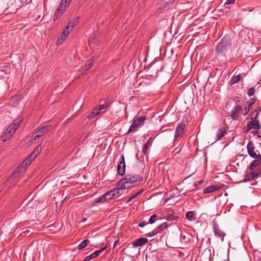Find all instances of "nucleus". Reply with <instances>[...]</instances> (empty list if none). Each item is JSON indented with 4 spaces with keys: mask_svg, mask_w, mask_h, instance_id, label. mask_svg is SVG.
<instances>
[{
    "mask_svg": "<svg viewBox=\"0 0 261 261\" xmlns=\"http://www.w3.org/2000/svg\"><path fill=\"white\" fill-rule=\"evenodd\" d=\"M116 188L112 190L113 193V198H116L121 196L122 194V192H121L122 190H125L126 189L121 188L120 186H119V181L116 184Z\"/></svg>",
    "mask_w": 261,
    "mask_h": 261,
    "instance_id": "15",
    "label": "nucleus"
},
{
    "mask_svg": "<svg viewBox=\"0 0 261 261\" xmlns=\"http://www.w3.org/2000/svg\"><path fill=\"white\" fill-rule=\"evenodd\" d=\"M186 127V125L184 123L181 122L178 124L175 132V139H180L182 137Z\"/></svg>",
    "mask_w": 261,
    "mask_h": 261,
    "instance_id": "8",
    "label": "nucleus"
},
{
    "mask_svg": "<svg viewBox=\"0 0 261 261\" xmlns=\"http://www.w3.org/2000/svg\"><path fill=\"white\" fill-rule=\"evenodd\" d=\"M247 176L249 177L250 180H252L255 177H257L258 176V174L256 172H252L250 173L247 174Z\"/></svg>",
    "mask_w": 261,
    "mask_h": 261,
    "instance_id": "34",
    "label": "nucleus"
},
{
    "mask_svg": "<svg viewBox=\"0 0 261 261\" xmlns=\"http://www.w3.org/2000/svg\"><path fill=\"white\" fill-rule=\"evenodd\" d=\"M146 119V117L145 116H140L139 117H135L133 119V123L129 127V128L126 134H128L135 130L138 126H139L143 124Z\"/></svg>",
    "mask_w": 261,
    "mask_h": 261,
    "instance_id": "5",
    "label": "nucleus"
},
{
    "mask_svg": "<svg viewBox=\"0 0 261 261\" xmlns=\"http://www.w3.org/2000/svg\"><path fill=\"white\" fill-rule=\"evenodd\" d=\"M69 34V31L63 30L60 36L58 37V41H63L65 40Z\"/></svg>",
    "mask_w": 261,
    "mask_h": 261,
    "instance_id": "22",
    "label": "nucleus"
},
{
    "mask_svg": "<svg viewBox=\"0 0 261 261\" xmlns=\"http://www.w3.org/2000/svg\"><path fill=\"white\" fill-rule=\"evenodd\" d=\"M3 72H4V70H0V72H2V74H3Z\"/></svg>",
    "mask_w": 261,
    "mask_h": 261,
    "instance_id": "59",
    "label": "nucleus"
},
{
    "mask_svg": "<svg viewBox=\"0 0 261 261\" xmlns=\"http://www.w3.org/2000/svg\"><path fill=\"white\" fill-rule=\"evenodd\" d=\"M117 173L119 175L122 176L125 174V163L124 161V156L122 154L117 167Z\"/></svg>",
    "mask_w": 261,
    "mask_h": 261,
    "instance_id": "10",
    "label": "nucleus"
},
{
    "mask_svg": "<svg viewBox=\"0 0 261 261\" xmlns=\"http://www.w3.org/2000/svg\"><path fill=\"white\" fill-rule=\"evenodd\" d=\"M105 201H106V200L105 199V198L103 197V195L96 199L95 200V203L104 202Z\"/></svg>",
    "mask_w": 261,
    "mask_h": 261,
    "instance_id": "37",
    "label": "nucleus"
},
{
    "mask_svg": "<svg viewBox=\"0 0 261 261\" xmlns=\"http://www.w3.org/2000/svg\"><path fill=\"white\" fill-rule=\"evenodd\" d=\"M156 234H157V233H156V232H155V230L154 229L152 232L148 233L146 234V236L151 237H153V236L156 235Z\"/></svg>",
    "mask_w": 261,
    "mask_h": 261,
    "instance_id": "43",
    "label": "nucleus"
},
{
    "mask_svg": "<svg viewBox=\"0 0 261 261\" xmlns=\"http://www.w3.org/2000/svg\"><path fill=\"white\" fill-rule=\"evenodd\" d=\"M147 224L148 223L146 222L145 221H142L138 224V226L139 227H143Z\"/></svg>",
    "mask_w": 261,
    "mask_h": 261,
    "instance_id": "44",
    "label": "nucleus"
},
{
    "mask_svg": "<svg viewBox=\"0 0 261 261\" xmlns=\"http://www.w3.org/2000/svg\"><path fill=\"white\" fill-rule=\"evenodd\" d=\"M17 129L13 126L11 124L9 125L8 127L7 128L5 133V139L3 140L5 141L6 140L11 138L15 133Z\"/></svg>",
    "mask_w": 261,
    "mask_h": 261,
    "instance_id": "11",
    "label": "nucleus"
},
{
    "mask_svg": "<svg viewBox=\"0 0 261 261\" xmlns=\"http://www.w3.org/2000/svg\"><path fill=\"white\" fill-rule=\"evenodd\" d=\"M118 240L116 241L115 242V243H114V246H115L117 244V243H118Z\"/></svg>",
    "mask_w": 261,
    "mask_h": 261,
    "instance_id": "58",
    "label": "nucleus"
},
{
    "mask_svg": "<svg viewBox=\"0 0 261 261\" xmlns=\"http://www.w3.org/2000/svg\"><path fill=\"white\" fill-rule=\"evenodd\" d=\"M203 180H199L198 181H196L195 182L194 184V186L195 187H197L199 185H200V184H202L203 183Z\"/></svg>",
    "mask_w": 261,
    "mask_h": 261,
    "instance_id": "49",
    "label": "nucleus"
},
{
    "mask_svg": "<svg viewBox=\"0 0 261 261\" xmlns=\"http://www.w3.org/2000/svg\"><path fill=\"white\" fill-rule=\"evenodd\" d=\"M73 29L68 24V25L66 27L65 29L64 30H67L69 31V32L70 33L71 31H72Z\"/></svg>",
    "mask_w": 261,
    "mask_h": 261,
    "instance_id": "48",
    "label": "nucleus"
},
{
    "mask_svg": "<svg viewBox=\"0 0 261 261\" xmlns=\"http://www.w3.org/2000/svg\"><path fill=\"white\" fill-rule=\"evenodd\" d=\"M20 97V95L19 94L16 95L11 98L12 100L13 101L17 100Z\"/></svg>",
    "mask_w": 261,
    "mask_h": 261,
    "instance_id": "50",
    "label": "nucleus"
},
{
    "mask_svg": "<svg viewBox=\"0 0 261 261\" xmlns=\"http://www.w3.org/2000/svg\"><path fill=\"white\" fill-rule=\"evenodd\" d=\"M235 0H227L225 2V4L226 5H229L233 3L234 2Z\"/></svg>",
    "mask_w": 261,
    "mask_h": 261,
    "instance_id": "52",
    "label": "nucleus"
},
{
    "mask_svg": "<svg viewBox=\"0 0 261 261\" xmlns=\"http://www.w3.org/2000/svg\"><path fill=\"white\" fill-rule=\"evenodd\" d=\"M255 93V89L254 87L250 88L248 90V95L249 96L253 95Z\"/></svg>",
    "mask_w": 261,
    "mask_h": 261,
    "instance_id": "39",
    "label": "nucleus"
},
{
    "mask_svg": "<svg viewBox=\"0 0 261 261\" xmlns=\"http://www.w3.org/2000/svg\"><path fill=\"white\" fill-rule=\"evenodd\" d=\"M152 138L150 137L149 138L148 140L147 141V142L144 144V146L143 147L142 149V152L144 154H146L147 153V151L148 148V146L149 144L151 142Z\"/></svg>",
    "mask_w": 261,
    "mask_h": 261,
    "instance_id": "28",
    "label": "nucleus"
},
{
    "mask_svg": "<svg viewBox=\"0 0 261 261\" xmlns=\"http://www.w3.org/2000/svg\"><path fill=\"white\" fill-rule=\"evenodd\" d=\"M256 101V99L255 98H252L250 99L249 101H247V104L248 107L250 108H252V106L254 104Z\"/></svg>",
    "mask_w": 261,
    "mask_h": 261,
    "instance_id": "33",
    "label": "nucleus"
},
{
    "mask_svg": "<svg viewBox=\"0 0 261 261\" xmlns=\"http://www.w3.org/2000/svg\"><path fill=\"white\" fill-rule=\"evenodd\" d=\"M100 112L96 107H95L92 110V112L88 115V118L91 119L99 114Z\"/></svg>",
    "mask_w": 261,
    "mask_h": 261,
    "instance_id": "25",
    "label": "nucleus"
},
{
    "mask_svg": "<svg viewBox=\"0 0 261 261\" xmlns=\"http://www.w3.org/2000/svg\"><path fill=\"white\" fill-rule=\"evenodd\" d=\"M20 173H21L19 172V171H18L16 170H15V171L12 174V176L14 177H18Z\"/></svg>",
    "mask_w": 261,
    "mask_h": 261,
    "instance_id": "42",
    "label": "nucleus"
},
{
    "mask_svg": "<svg viewBox=\"0 0 261 261\" xmlns=\"http://www.w3.org/2000/svg\"><path fill=\"white\" fill-rule=\"evenodd\" d=\"M258 116V115H256V114H255V116H254L253 117H252L251 118V120H253V121H255V120H258L257 119Z\"/></svg>",
    "mask_w": 261,
    "mask_h": 261,
    "instance_id": "53",
    "label": "nucleus"
},
{
    "mask_svg": "<svg viewBox=\"0 0 261 261\" xmlns=\"http://www.w3.org/2000/svg\"><path fill=\"white\" fill-rule=\"evenodd\" d=\"M241 77L240 74L237 75H234L229 81V84L230 85H234L236 83H238L241 80Z\"/></svg>",
    "mask_w": 261,
    "mask_h": 261,
    "instance_id": "21",
    "label": "nucleus"
},
{
    "mask_svg": "<svg viewBox=\"0 0 261 261\" xmlns=\"http://www.w3.org/2000/svg\"><path fill=\"white\" fill-rule=\"evenodd\" d=\"M143 189H141L140 190V191H138L136 193H135V194L136 195V196L137 197L138 195H139L140 194H141V193H142V192H143Z\"/></svg>",
    "mask_w": 261,
    "mask_h": 261,
    "instance_id": "55",
    "label": "nucleus"
},
{
    "mask_svg": "<svg viewBox=\"0 0 261 261\" xmlns=\"http://www.w3.org/2000/svg\"><path fill=\"white\" fill-rule=\"evenodd\" d=\"M164 66L159 62L152 63L148 68V72L150 76L156 77L158 72L162 71Z\"/></svg>",
    "mask_w": 261,
    "mask_h": 261,
    "instance_id": "4",
    "label": "nucleus"
},
{
    "mask_svg": "<svg viewBox=\"0 0 261 261\" xmlns=\"http://www.w3.org/2000/svg\"><path fill=\"white\" fill-rule=\"evenodd\" d=\"M168 227V225L166 223H163L161 224L160 225L158 226L157 227H156L155 230V232L159 233L164 229L167 228Z\"/></svg>",
    "mask_w": 261,
    "mask_h": 261,
    "instance_id": "24",
    "label": "nucleus"
},
{
    "mask_svg": "<svg viewBox=\"0 0 261 261\" xmlns=\"http://www.w3.org/2000/svg\"><path fill=\"white\" fill-rule=\"evenodd\" d=\"M231 45V41L230 38L224 37L216 46V55L218 56H225Z\"/></svg>",
    "mask_w": 261,
    "mask_h": 261,
    "instance_id": "2",
    "label": "nucleus"
},
{
    "mask_svg": "<svg viewBox=\"0 0 261 261\" xmlns=\"http://www.w3.org/2000/svg\"><path fill=\"white\" fill-rule=\"evenodd\" d=\"M43 148V146L41 144H39L34 150L30 154V158L32 159H35L36 157L40 153Z\"/></svg>",
    "mask_w": 261,
    "mask_h": 261,
    "instance_id": "16",
    "label": "nucleus"
},
{
    "mask_svg": "<svg viewBox=\"0 0 261 261\" xmlns=\"http://www.w3.org/2000/svg\"><path fill=\"white\" fill-rule=\"evenodd\" d=\"M254 259L255 261H261V252H255L254 253Z\"/></svg>",
    "mask_w": 261,
    "mask_h": 261,
    "instance_id": "35",
    "label": "nucleus"
},
{
    "mask_svg": "<svg viewBox=\"0 0 261 261\" xmlns=\"http://www.w3.org/2000/svg\"><path fill=\"white\" fill-rule=\"evenodd\" d=\"M143 180V177L138 174H127L119 181L121 188L130 189L138 186Z\"/></svg>",
    "mask_w": 261,
    "mask_h": 261,
    "instance_id": "1",
    "label": "nucleus"
},
{
    "mask_svg": "<svg viewBox=\"0 0 261 261\" xmlns=\"http://www.w3.org/2000/svg\"><path fill=\"white\" fill-rule=\"evenodd\" d=\"M226 130L224 127H221L218 130L217 134V140H220L225 135Z\"/></svg>",
    "mask_w": 261,
    "mask_h": 261,
    "instance_id": "23",
    "label": "nucleus"
},
{
    "mask_svg": "<svg viewBox=\"0 0 261 261\" xmlns=\"http://www.w3.org/2000/svg\"><path fill=\"white\" fill-rule=\"evenodd\" d=\"M219 189L217 186L212 185L208 186L203 190V193H211L214 192Z\"/></svg>",
    "mask_w": 261,
    "mask_h": 261,
    "instance_id": "17",
    "label": "nucleus"
},
{
    "mask_svg": "<svg viewBox=\"0 0 261 261\" xmlns=\"http://www.w3.org/2000/svg\"><path fill=\"white\" fill-rule=\"evenodd\" d=\"M136 197H137V196H136V195L135 194L132 195L131 196L129 197V198L126 201V203H128L130 201H132L133 199L136 198Z\"/></svg>",
    "mask_w": 261,
    "mask_h": 261,
    "instance_id": "45",
    "label": "nucleus"
},
{
    "mask_svg": "<svg viewBox=\"0 0 261 261\" xmlns=\"http://www.w3.org/2000/svg\"><path fill=\"white\" fill-rule=\"evenodd\" d=\"M23 120V117L22 116H19L14 121L13 123H11V124L17 129Z\"/></svg>",
    "mask_w": 261,
    "mask_h": 261,
    "instance_id": "18",
    "label": "nucleus"
},
{
    "mask_svg": "<svg viewBox=\"0 0 261 261\" xmlns=\"http://www.w3.org/2000/svg\"><path fill=\"white\" fill-rule=\"evenodd\" d=\"M252 10H253V9H252V10H248V11L250 12H252Z\"/></svg>",
    "mask_w": 261,
    "mask_h": 261,
    "instance_id": "60",
    "label": "nucleus"
},
{
    "mask_svg": "<svg viewBox=\"0 0 261 261\" xmlns=\"http://www.w3.org/2000/svg\"><path fill=\"white\" fill-rule=\"evenodd\" d=\"M260 111H261V107H258L256 108V109L255 110V111L254 112L255 114H256V115H258Z\"/></svg>",
    "mask_w": 261,
    "mask_h": 261,
    "instance_id": "47",
    "label": "nucleus"
},
{
    "mask_svg": "<svg viewBox=\"0 0 261 261\" xmlns=\"http://www.w3.org/2000/svg\"><path fill=\"white\" fill-rule=\"evenodd\" d=\"M110 106V103L108 101H105L102 105H98L96 106L97 108L100 112L102 110L107 109Z\"/></svg>",
    "mask_w": 261,
    "mask_h": 261,
    "instance_id": "27",
    "label": "nucleus"
},
{
    "mask_svg": "<svg viewBox=\"0 0 261 261\" xmlns=\"http://www.w3.org/2000/svg\"><path fill=\"white\" fill-rule=\"evenodd\" d=\"M93 62V60L92 58L87 61L85 64V67L86 70H88L92 67Z\"/></svg>",
    "mask_w": 261,
    "mask_h": 261,
    "instance_id": "32",
    "label": "nucleus"
},
{
    "mask_svg": "<svg viewBox=\"0 0 261 261\" xmlns=\"http://www.w3.org/2000/svg\"><path fill=\"white\" fill-rule=\"evenodd\" d=\"M25 167L23 166V164H20L19 165V166L17 167V169H16L17 171H19L21 173L25 170Z\"/></svg>",
    "mask_w": 261,
    "mask_h": 261,
    "instance_id": "36",
    "label": "nucleus"
},
{
    "mask_svg": "<svg viewBox=\"0 0 261 261\" xmlns=\"http://www.w3.org/2000/svg\"><path fill=\"white\" fill-rule=\"evenodd\" d=\"M86 218H85V219H84L83 221H84V222H85V221H86Z\"/></svg>",
    "mask_w": 261,
    "mask_h": 261,
    "instance_id": "61",
    "label": "nucleus"
},
{
    "mask_svg": "<svg viewBox=\"0 0 261 261\" xmlns=\"http://www.w3.org/2000/svg\"><path fill=\"white\" fill-rule=\"evenodd\" d=\"M89 243H90V241L88 239H85L78 245L77 249L82 250L85 248Z\"/></svg>",
    "mask_w": 261,
    "mask_h": 261,
    "instance_id": "26",
    "label": "nucleus"
},
{
    "mask_svg": "<svg viewBox=\"0 0 261 261\" xmlns=\"http://www.w3.org/2000/svg\"><path fill=\"white\" fill-rule=\"evenodd\" d=\"M71 0H62L58 6L57 9L55 11L54 15V20H56L59 19L66 10V8L68 6Z\"/></svg>",
    "mask_w": 261,
    "mask_h": 261,
    "instance_id": "3",
    "label": "nucleus"
},
{
    "mask_svg": "<svg viewBox=\"0 0 261 261\" xmlns=\"http://www.w3.org/2000/svg\"><path fill=\"white\" fill-rule=\"evenodd\" d=\"M244 112L243 108L241 105H237L233 107L231 113V118L233 120H237L239 119L240 114H242Z\"/></svg>",
    "mask_w": 261,
    "mask_h": 261,
    "instance_id": "7",
    "label": "nucleus"
},
{
    "mask_svg": "<svg viewBox=\"0 0 261 261\" xmlns=\"http://www.w3.org/2000/svg\"><path fill=\"white\" fill-rule=\"evenodd\" d=\"M106 249V247H103L100 250L95 251L90 255L87 256L83 261H90L91 259L95 258L99 256Z\"/></svg>",
    "mask_w": 261,
    "mask_h": 261,
    "instance_id": "13",
    "label": "nucleus"
},
{
    "mask_svg": "<svg viewBox=\"0 0 261 261\" xmlns=\"http://www.w3.org/2000/svg\"><path fill=\"white\" fill-rule=\"evenodd\" d=\"M5 67H9V69H7L5 71V73L6 74H9L10 73V63H5V66H4Z\"/></svg>",
    "mask_w": 261,
    "mask_h": 261,
    "instance_id": "40",
    "label": "nucleus"
},
{
    "mask_svg": "<svg viewBox=\"0 0 261 261\" xmlns=\"http://www.w3.org/2000/svg\"><path fill=\"white\" fill-rule=\"evenodd\" d=\"M113 196V195L112 190L108 191L103 194V197L105 198L106 201L114 199L113 197H112Z\"/></svg>",
    "mask_w": 261,
    "mask_h": 261,
    "instance_id": "30",
    "label": "nucleus"
},
{
    "mask_svg": "<svg viewBox=\"0 0 261 261\" xmlns=\"http://www.w3.org/2000/svg\"><path fill=\"white\" fill-rule=\"evenodd\" d=\"M233 100L236 102L239 103L240 101V98L239 97H236L234 98H233Z\"/></svg>",
    "mask_w": 261,
    "mask_h": 261,
    "instance_id": "54",
    "label": "nucleus"
},
{
    "mask_svg": "<svg viewBox=\"0 0 261 261\" xmlns=\"http://www.w3.org/2000/svg\"><path fill=\"white\" fill-rule=\"evenodd\" d=\"M186 218L190 221H194L196 219L195 214L194 211H189L186 214Z\"/></svg>",
    "mask_w": 261,
    "mask_h": 261,
    "instance_id": "20",
    "label": "nucleus"
},
{
    "mask_svg": "<svg viewBox=\"0 0 261 261\" xmlns=\"http://www.w3.org/2000/svg\"><path fill=\"white\" fill-rule=\"evenodd\" d=\"M250 124L251 125V127H252V129H259L261 128V125L259 122V120H251V121L249 122Z\"/></svg>",
    "mask_w": 261,
    "mask_h": 261,
    "instance_id": "19",
    "label": "nucleus"
},
{
    "mask_svg": "<svg viewBox=\"0 0 261 261\" xmlns=\"http://www.w3.org/2000/svg\"><path fill=\"white\" fill-rule=\"evenodd\" d=\"M247 150L248 154L252 158H255L257 157H261V154L259 152L255 150V147L252 141H249L247 145Z\"/></svg>",
    "mask_w": 261,
    "mask_h": 261,
    "instance_id": "6",
    "label": "nucleus"
},
{
    "mask_svg": "<svg viewBox=\"0 0 261 261\" xmlns=\"http://www.w3.org/2000/svg\"><path fill=\"white\" fill-rule=\"evenodd\" d=\"M253 127H251V125L250 124L249 122H248L247 124L246 127V132H248L251 129H252Z\"/></svg>",
    "mask_w": 261,
    "mask_h": 261,
    "instance_id": "46",
    "label": "nucleus"
},
{
    "mask_svg": "<svg viewBox=\"0 0 261 261\" xmlns=\"http://www.w3.org/2000/svg\"><path fill=\"white\" fill-rule=\"evenodd\" d=\"M213 227L215 236L218 238H222V241H223V238L226 236V233L220 229L216 221L213 222Z\"/></svg>",
    "mask_w": 261,
    "mask_h": 261,
    "instance_id": "9",
    "label": "nucleus"
},
{
    "mask_svg": "<svg viewBox=\"0 0 261 261\" xmlns=\"http://www.w3.org/2000/svg\"><path fill=\"white\" fill-rule=\"evenodd\" d=\"M34 159H32L31 158H30V155L24 160L23 162L21 163V164H23V166L25 167V168H27L32 163V162Z\"/></svg>",
    "mask_w": 261,
    "mask_h": 261,
    "instance_id": "29",
    "label": "nucleus"
},
{
    "mask_svg": "<svg viewBox=\"0 0 261 261\" xmlns=\"http://www.w3.org/2000/svg\"><path fill=\"white\" fill-rule=\"evenodd\" d=\"M49 127V125H46L42 126L40 127L37 131L35 132V134H37L34 137L33 140H36V139L39 138L41 136L46 133L48 130V127Z\"/></svg>",
    "mask_w": 261,
    "mask_h": 261,
    "instance_id": "12",
    "label": "nucleus"
},
{
    "mask_svg": "<svg viewBox=\"0 0 261 261\" xmlns=\"http://www.w3.org/2000/svg\"><path fill=\"white\" fill-rule=\"evenodd\" d=\"M258 137H261V132L258 133Z\"/></svg>",
    "mask_w": 261,
    "mask_h": 261,
    "instance_id": "57",
    "label": "nucleus"
},
{
    "mask_svg": "<svg viewBox=\"0 0 261 261\" xmlns=\"http://www.w3.org/2000/svg\"><path fill=\"white\" fill-rule=\"evenodd\" d=\"M156 218V215L155 214L152 215L149 219V223L153 224L155 222Z\"/></svg>",
    "mask_w": 261,
    "mask_h": 261,
    "instance_id": "38",
    "label": "nucleus"
},
{
    "mask_svg": "<svg viewBox=\"0 0 261 261\" xmlns=\"http://www.w3.org/2000/svg\"><path fill=\"white\" fill-rule=\"evenodd\" d=\"M148 242V239L145 238H140L135 240L133 243L134 247H138L143 246Z\"/></svg>",
    "mask_w": 261,
    "mask_h": 261,
    "instance_id": "14",
    "label": "nucleus"
},
{
    "mask_svg": "<svg viewBox=\"0 0 261 261\" xmlns=\"http://www.w3.org/2000/svg\"><path fill=\"white\" fill-rule=\"evenodd\" d=\"M249 180H251L249 178V177L247 176V175H245L243 180V182H246V181H249Z\"/></svg>",
    "mask_w": 261,
    "mask_h": 261,
    "instance_id": "51",
    "label": "nucleus"
},
{
    "mask_svg": "<svg viewBox=\"0 0 261 261\" xmlns=\"http://www.w3.org/2000/svg\"><path fill=\"white\" fill-rule=\"evenodd\" d=\"M250 109H251V108H250L248 106L246 107H245L244 109H243L244 112L242 113L243 114V115L246 116L247 114H248V113L250 111Z\"/></svg>",
    "mask_w": 261,
    "mask_h": 261,
    "instance_id": "41",
    "label": "nucleus"
},
{
    "mask_svg": "<svg viewBox=\"0 0 261 261\" xmlns=\"http://www.w3.org/2000/svg\"><path fill=\"white\" fill-rule=\"evenodd\" d=\"M79 17L74 18L71 21L69 22L68 24L72 28L76 26L79 23Z\"/></svg>",
    "mask_w": 261,
    "mask_h": 261,
    "instance_id": "31",
    "label": "nucleus"
},
{
    "mask_svg": "<svg viewBox=\"0 0 261 261\" xmlns=\"http://www.w3.org/2000/svg\"><path fill=\"white\" fill-rule=\"evenodd\" d=\"M255 113L254 112H252L251 113H250L249 115L252 117H253L254 116V115Z\"/></svg>",
    "mask_w": 261,
    "mask_h": 261,
    "instance_id": "56",
    "label": "nucleus"
}]
</instances>
